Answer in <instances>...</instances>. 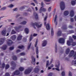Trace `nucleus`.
<instances>
[{"mask_svg": "<svg viewBox=\"0 0 76 76\" xmlns=\"http://www.w3.org/2000/svg\"><path fill=\"white\" fill-rule=\"evenodd\" d=\"M32 69H33V67H32L31 68H29L26 69L25 71V75L29 74V73L31 72V71Z\"/></svg>", "mask_w": 76, "mask_h": 76, "instance_id": "1", "label": "nucleus"}, {"mask_svg": "<svg viewBox=\"0 0 76 76\" xmlns=\"http://www.w3.org/2000/svg\"><path fill=\"white\" fill-rule=\"evenodd\" d=\"M33 28H34V29H36L35 26H37V28H41V27L42 26V24H40V25H39L37 23H33Z\"/></svg>", "mask_w": 76, "mask_h": 76, "instance_id": "2", "label": "nucleus"}, {"mask_svg": "<svg viewBox=\"0 0 76 76\" xmlns=\"http://www.w3.org/2000/svg\"><path fill=\"white\" fill-rule=\"evenodd\" d=\"M60 8L62 10H63L65 8V6H64V3L63 2H61L60 4Z\"/></svg>", "mask_w": 76, "mask_h": 76, "instance_id": "3", "label": "nucleus"}, {"mask_svg": "<svg viewBox=\"0 0 76 76\" xmlns=\"http://www.w3.org/2000/svg\"><path fill=\"white\" fill-rule=\"evenodd\" d=\"M11 65L12 66H13V67L11 68V69L12 70H14V69H15V67H16V64L14 61H12L11 62Z\"/></svg>", "mask_w": 76, "mask_h": 76, "instance_id": "4", "label": "nucleus"}, {"mask_svg": "<svg viewBox=\"0 0 76 76\" xmlns=\"http://www.w3.org/2000/svg\"><path fill=\"white\" fill-rule=\"evenodd\" d=\"M6 30H4L1 31V35L3 37H6Z\"/></svg>", "mask_w": 76, "mask_h": 76, "instance_id": "5", "label": "nucleus"}, {"mask_svg": "<svg viewBox=\"0 0 76 76\" xmlns=\"http://www.w3.org/2000/svg\"><path fill=\"white\" fill-rule=\"evenodd\" d=\"M58 42L61 44H64V39L63 38H60L59 39Z\"/></svg>", "mask_w": 76, "mask_h": 76, "instance_id": "6", "label": "nucleus"}, {"mask_svg": "<svg viewBox=\"0 0 76 76\" xmlns=\"http://www.w3.org/2000/svg\"><path fill=\"white\" fill-rule=\"evenodd\" d=\"M72 42H73V39H72L70 38L69 41H67V45L69 46H70V45L71 44H70V43H71V42L72 43Z\"/></svg>", "mask_w": 76, "mask_h": 76, "instance_id": "7", "label": "nucleus"}, {"mask_svg": "<svg viewBox=\"0 0 76 76\" xmlns=\"http://www.w3.org/2000/svg\"><path fill=\"white\" fill-rule=\"evenodd\" d=\"M55 67H56L55 68L56 70L57 71H60V69H59V67H60V63H58V65L56 64L55 65Z\"/></svg>", "mask_w": 76, "mask_h": 76, "instance_id": "8", "label": "nucleus"}, {"mask_svg": "<svg viewBox=\"0 0 76 76\" xmlns=\"http://www.w3.org/2000/svg\"><path fill=\"white\" fill-rule=\"evenodd\" d=\"M22 28V26H20L18 27L16 26L14 27V29H15L16 31H17V32H18V31H19V29H20V28Z\"/></svg>", "mask_w": 76, "mask_h": 76, "instance_id": "9", "label": "nucleus"}, {"mask_svg": "<svg viewBox=\"0 0 76 76\" xmlns=\"http://www.w3.org/2000/svg\"><path fill=\"white\" fill-rule=\"evenodd\" d=\"M47 40H44L43 41L42 44V45L43 47H45L47 45Z\"/></svg>", "mask_w": 76, "mask_h": 76, "instance_id": "10", "label": "nucleus"}, {"mask_svg": "<svg viewBox=\"0 0 76 76\" xmlns=\"http://www.w3.org/2000/svg\"><path fill=\"white\" fill-rule=\"evenodd\" d=\"M31 63L33 65L35 64V58H34V57H32V61L31 62Z\"/></svg>", "mask_w": 76, "mask_h": 76, "instance_id": "11", "label": "nucleus"}, {"mask_svg": "<svg viewBox=\"0 0 76 76\" xmlns=\"http://www.w3.org/2000/svg\"><path fill=\"white\" fill-rule=\"evenodd\" d=\"M43 7H42L39 10V12L40 13H41L42 11H46V9L45 8H43Z\"/></svg>", "mask_w": 76, "mask_h": 76, "instance_id": "12", "label": "nucleus"}, {"mask_svg": "<svg viewBox=\"0 0 76 76\" xmlns=\"http://www.w3.org/2000/svg\"><path fill=\"white\" fill-rule=\"evenodd\" d=\"M12 43H13V42L10 40H9L7 42V44L8 45H11L12 44Z\"/></svg>", "mask_w": 76, "mask_h": 76, "instance_id": "13", "label": "nucleus"}, {"mask_svg": "<svg viewBox=\"0 0 76 76\" xmlns=\"http://www.w3.org/2000/svg\"><path fill=\"white\" fill-rule=\"evenodd\" d=\"M20 74V72L18 70H17L14 73V75H18Z\"/></svg>", "mask_w": 76, "mask_h": 76, "instance_id": "14", "label": "nucleus"}, {"mask_svg": "<svg viewBox=\"0 0 76 76\" xmlns=\"http://www.w3.org/2000/svg\"><path fill=\"white\" fill-rule=\"evenodd\" d=\"M22 36L20 34L17 37V40H18V41H20V40L22 39Z\"/></svg>", "mask_w": 76, "mask_h": 76, "instance_id": "15", "label": "nucleus"}, {"mask_svg": "<svg viewBox=\"0 0 76 76\" xmlns=\"http://www.w3.org/2000/svg\"><path fill=\"white\" fill-rule=\"evenodd\" d=\"M70 16L71 17H73L74 16V11L71 10L70 12Z\"/></svg>", "mask_w": 76, "mask_h": 76, "instance_id": "16", "label": "nucleus"}, {"mask_svg": "<svg viewBox=\"0 0 76 76\" xmlns=\"http://www.w3.org/2000/svg\"><path fill=\"white\" fill-rule=\"evenodd\" d=\"M57 36L60 37L61 35V31H58L57 33Z\"/></svg>", "mask_w": 76, "mask_h": 76, "instance_id": "17", "label": "nucleus"}, {"mask_svg": "<svg viewBox=\"0 0 76 76\" xmlns=\"http://www.w3.org/2000/svg\"><path fill=\"white\" fill-rule=\"evenodd\" d=\"M34 16L35 19H38V15L37 13L34 12Z\"/></svg>", "mask_w": 76, "mask_h": 76, "instance_id": "18", "label": "nucleus"}, {"mask_svg": "<svg viewBox=\"0 0 76 76\" xmlns=\"http://www.w3.org/2000/svg\"><path fill=\"white\" fill-rule=\"evenodd\" d=\"M16 38V36L15 35H14L12 36L11 37V39H12L13 41H15Z\"/></svg>", "mask_w": 76, "mask_h": 76, "instance_id": "19", "label": "nucleus"}, {"mask_svg": "<svg viewBox=\"0 0 76 76\" xmlns=\"http://www.w3.org/2000/svg\"><path fill=\"white\" fill-rule=\"evenodd\" d=\"M38 71H39V69H38L37 67H36L34 70V72L35 73H38Z\"/></svg>", "mask_w": 76, "mask_h": 76, "instance_id": "20", "label": "nucleus"}, {"mask_svg": "<svg viewBox=\"0 0 76 76\" xmlns=\"http://www.w3.org/2000/svg\"><path fill=\"white\" fill-rule=\"evenodd\" d=\"M69 12L68 11H65L64 12V15L65 16H67V15H69Z\"/></svg>", "mask_w": 76, "mask_h": 76, "instance_id": "21", "label": "nucleus"}, {"mask_svg": "<svg viewBox=\"0 0 76 76\" xmlns=\"http://www.w3.org/2000/svg\"><path fill=\"white\" fill-rule=\"evenodd\" d=\"M26 34H28L29 33V29L28 28H26L25 30Z\"/></svg>", "mask_w": 76, "mask_h": 76, "instance_id": "22", "label": "nucleus"}, {"mask_svg": "<svg viewBox=\"0 0 76 76\" xmlns=\"http://www.w3.org/2000/svg\"><path fill=\"white\" fill-rule=\"evenodd\" d=\"M6 48H7V45H4L3 47L2 48V49L4 50H5L6 49Z\"/></svg>", "mask_w": 76, "mask_h": 76, "instance_id": "23", "label": "nucleus"}, {"mask_svg": "<svg viewBox=\"0 0 76 76\" xmlns=\"http://www.w3.org/2000/svg\"><path fill=\"white\" fill-rule=\"evenodd\" d=\"M19 70L20 71L22 72V71L24 70V68L23 67H21L19 68Z\"/></svg>", "mask_w": 76, "mask_h": 76, "instance_id": "24", "label": "nucleus"}, {"mask_svg": "<svg viewBox=\"0 0 76 76\" xmlns=\"http://www.w3.org/2000/svg\"><path fill=\"white\" fill-rule=\"evenodd\" d=\"M69 51H70V49L69 48L67 49L66 50V54H69Z\"/></svg>", "mask_w": 76, "mask_h": 76, "instance_id": "25", "label": "nucleus"}, {"mask_svg": "<svg viewBox=\"0 0 76 76\" xmlns=\"http://www.w3.org/2000/svg\"><path fill=\"white\" fill-rule=\"evenodd\" d=\"M46 28L47 30H49L50 29V25L49 24H47Z\"/></svg>", "mask_w": 76, "mask_h": 76, "instance_id": "26", "label": "nucleus"}, {"mask_svg": "<svg viewBox=\"0 0 76 76\" xmlns=\"http://www.w3.org/2000/svg\"><path fill=\"white\" fill-rule=\"evenodd\" d=\"M57 20V15H56L55 17V19L54 20V23H56V25H57V21H56V20Z\"/></svg>", "mask_w": 76, "mask_h": 76, "instance_id": "27", "label": "nucleus"}, {"mask_svg": "<svg viewBox=\"0 0 76 76\" xmlns=\"http://www.w3.org/2000/svg\"><path fill=\"white\" fill-rule=\"evenodd\" d=\"M38 47H37L36 49V51L37 54H38Z\"/></svg>", "mask_w": 76, "mask_h": 76, "instance_id": "28", "label": "nucleus"}, {"mask_svg": "<svg viewBox=\"0 0 76 76\" xmlns=\"http://www.w3.org/2000/svg\"><path fill=\"white\" fill-rule=\"evenodd\" d=\"M55 51L56 53H57V45H55Z\"/></svg>", "mask_w": 76, "mask_h": 76, "instance_id": "29", "label": "nucleus"}, {"mask_svg": "<svg viewBox=\"0 0 76 76\" xmlns=\"http://www.w3.org/2000/svg\"><path fill=\"white\" fill-rule=\"evenodd\" d=\"M71 4L72 5H75L76 4V2L74 1H71Z\"/></svg>", "mask_w": 76, "mask_h": 76, "instance_id": "30", "label": "nucleus"}, {"mask_svg": "<svg viewBox=\"0 0 76 76\" xmlns=\"http://www.w3.org/2000/svg\"><path fill=\"white\" fill-rule=\"evenodd\" d=\"M31 44H32V43H30L28 45L27 48L28 50H29V48H30V47H31Z\"/></svg>", "mask_w": 76, "mask_h": 76, "instance_id": "31", "label": "nucleus"}, {"mask_svg": "<svg viewBox=\"0 0 76 76\" xmlns=\"http://www.w3.org/2000/svg\"><path fill=\"white\" fill-rule=\"evenodd\" d=\"M12 58L14 60H17V57L16 56H13L12 57Z\"/></svg>", "mask_w": 76, "mask_h": 76, "instance_id": "32", "label": "nucleus"}, {"mask_svg": "<svg viewBox=\"0 0 76 76\" xmlns=\"http://www.w3.org/2000/svg\"><path fill=\"white\" fill-rule=\"evenodd\" d=\"M26 21H23L21 23V24L22 25H26Z\"/></svg>", "mask_w": 76, "mask_h": 76, "instance_id": "33", "label": "nucleus"}, {"mask_svg": "<svg viewBox=\"0 0 76 76\" xmlns=\"http://www.w3.org/2000/svg\"><path fill=\"white\" fill-rule=\"evenodd\" d=\"M13 7H14V5L12 4H10L8 6V7H10V8H12Z\"/></svg>", "mask_w": 76, "mask_h": 76, "instance_id": "34", "label": "nucleus"}, {"mask_svg": "<svg viewBox=\"0 0 76 76\" xmlns=\"http://www.w3.org/2000/svg\"><path fill=\"white\" fill-rule=\"evenodd\" d=\"M3 42H4V41H3L2 40L0 39V45H1L3 44Z\"/></svg>", "mask_w": 76, "mask_h": 76, "instance_id": "35", "label": "nucleus"}, {"mask_svg": "<svg viewBox=\"0 0 76 76\" xmlns=\"http://www.w3.org/2000/svg\"><path fill=\"white\" fill-rule=\"evenodd\" d=\"M61 75L62 76H65V72L64 71H63L61 73Z\"/></svg>", "mask_w": 76, "mask_h": 76, "instance_id": "36", "label": "nucleus"}, {"mask_svg": "<svg viewBox=\"0 0 76 76\" xmlns=\"http://www.w3.org/2000/svg\"><path fill=\"white\" fill-rule=\"evenodd\" d=\"M18 48H20V49H23V48H24V47L23 46H20L18 47Z\"/></svg>", "mask_w": 76, "mask_h": 76, "instance_id": "37", "label": "nucleus"}, {"mask_svg": "<svg viewBox=\"0 0 76 76\" xmlns=\"http://www.w3.org/2000/svg\"><path fill=\"white\" fill-rule=\"evenodd\" d=\"M72 64L73 65L75 64V65H76V60L75 61H73L72 63Z\"/></svg>", "mask_w": 76, "mask_h": 76, "instance_id": "38", "label": "nucleus"}, {"mask_svg": "<svg viewBox=\"0 0 76 76\" xmlns=\"http://www.w3.org/2000/svg\"><path fill=\"white\" fill-rule=\"evenodd\" d=\"M49 61H47L46 62V67H48V66H49Z\"/></svg>", "mask_w": 76, "mask_h": 76, "instance_id": "39", "label": "nucleus"}, {"mask_svg": "<svg viewBox=\"0 0 76 76\" xmlns=\"http://www.w3.org/2000/svg\"><path fill=\"white\" fill-rule=\"evenodd\" d=\"M9 67H10L9 65L7 64V65H6V66L5 67L6 69H9Z\"/></svg>", "mask_w": 76, "mask_h": 76, "instance_id": "40", "label": "nucleus"}, {"mask_svg": "<svg viewBox=\"0 0 76 76\" xmlns=\"http://www.w3.org/2000/svg\"><path fill=\"white\" fill-rule=\"evenodd\" d=\"M26 54L24 53H20V56H25Z\"/></svg>", "mask_w": 76, "mask_h": 76, "instance_id": "41", "label": "nucleus"}, {"mask_svg": "<svg viewBox=\"0 0 76 76\" xmlns=\"http://www.w3.org/2000/svg\"><path fill=\"white\" fill-rule=\"evenodd\" d=\"M51 34H52V36H53L54 35V31H53V29H52L51 31Z\"/></svg>", "mask_w": 76, "mask_h": 76, "instance_id": "42", "label": "nucleus"}, {"mask_svg": "<svg viewBox=\"0 0 76 76\" xmlns=\"http://www.w3.org/2000/svg\"><path fill=\"white\" fill-rule=\"evenodd\" d=\"M16 34V31H14V30H12L11 32V34Z\"/></svg>", "mask_w": 76, "mask_h": 76, "instance_id": "43", "label": "nucleus"}, {"mask_svg": "<svg viewBox=\"0 0 76 76\" xmlns=\"http://www.w3.org/2000/svg\"><path fill=\"white\" fill-rule=\"evenodd\" d=\"M69 76H72V72L70 71L69 72Z\"/></svg>", "mask_w": 76, "mask_h": 76, "instance_id": "44", "label": "nucleus"}, {"mask_svg": "<svg viewBox=\"0 0 76 76\" xmlns=\"http://www.w3.org/2000/svg\"><path fill=\"white\" fill-rule=\"evenodd\" d=\"M53 76V73L50 72L48 74V76Z\"/></svg>", "mask_w": 76, "mask_h": 76, "instance_id": "45", "label": "nucleus"}, {"mask_svg": "<svg viewBox=\"0 0 76 76\" xmlns=\"http://www.w3.org/2000/svg\"><path fill=\"white\" fill-rule=\"evenodd\" d=\"M69 34H72V33H73L74 32V31L73 30L72 31H69Z\"/></svg>", "mask_w": 76, "mask_h": 76, "instance_id": "46", "label": "nucleus"}, {"mask_svg": "<svg viewBox=\"0 0 76 76\" xmlns=\"http://www.w3.org/2000/svg\"><path fill=\"white\" fill-rule=\"evenodd\" d=\"M1 40H2V41H5V40H6V38H5V37H4L3 38H1Z\"/></svg>", "mask_w": 76, "mask_h": 76, "instance_id": "47", "label": "nucleus"}, {"mask_svg": "<svg viewBox=\"0 0 76 76\" xmlns=\"http://www.w3.org/2000/svg\"><path fill=\"white\" fill-rule=\"evenodd\" d=\"M1 9L2 10H4L6 9V7H3V8H2Z\"/></svg>", "mask_w": 76, "mask_h": 76, "instance_id": "48", "label": "nucleus"}, {"mask_svg": "<svg viewBox=\"0 0 76 76\" xmlns=\"http://www.w3.org/2000/svg\"><path fill=\"white\" fill-rule=\"evenodd\" d=\"M38 43V41L36 40L35 43V47H37V44Z\"/></svg>", "mask_w": 76, "mask_h": 76, "instance_id": "49", "label": "nucleus"}, {"mask_svg": "<svg viewBox=\"0 0 76 76\" xmlns=\"http://www.w3.org/2000/svg\"><path fill=\"white\" fill-rule=\"evenodd\" d=\"M4 67H5V64H3L2 65V68H4Z\"/></svg>", "mask_w": 76, "mask_h": 76, "instance_id": "50", "label": "nucleus"}, {"mask_svg": "<svg viewBox=\"0 0 76 76\" xmlns=\"http://www.w3.org/2000/svg\"><path fill=\"white\" fill-rule=\"evenodd\" d=\"M76 43L75 42H72V45L73 46H75V45H76Z\"/></svg>", "mask_w": 76, "mask_h": 76, "instance_id": "51", "label": "nucleus"}, {"mask_svg": "<svg viewBox=\"0 0 76 76\" xmlns=\"http://www.w3.org/2000/svg\"><path fill=\"white\" fill-rule=\"evenodd\" d=\"M32 35H31L30 37V39H29L30 42L31 41V40H32Z\"/></svg>", "mask_w": 76, "mask_h": 76, "instance_id": "52", "label": "nucleus"}, {"mask_svg": "<svg viewBox=\"0 0 76 76\" xmlns=\"http://www.w3.org/2000/svg\"><path fill=\"white\" fill-rule=\"evenodd\" d=\"M14 48L13 47H11L10 48V50H13Z\"/></svg>", "mask_w": 76, "mask_h": 76, "instance_id": "53", "label": "nucleus"}, {"mask_svg": "<svg viewBox=\"0 0 76 76\" xmlns=\"http://www.w3.org/2000/svg\"><path fill=\"white\" fill-rule=\"evenodd\" d=\"M5 76H10V75L9 73H7L6 74Z\"/></svg>", "mask_w": 76, "mask_h": 76, "instance_id": "54", "label": "nucleus"}, {"mask_svg": "<svg viewBox=\"0 0 76 76\" xmlns=\"http://www.w3.org/2000/svg\"><path fill=\"white\" fill-rule=\"evenodd\" d=\"M13 10V11H17V10H18V8H16L15 9H14Z\"/></svg>", "mask_w": 76, "mask_h": 76, "instance_id": "55", "label": "nucleus"}, {"mask_svg": "<svg viewBox=\"0 0 76 76\" xmlns=\"http://www.w3.org/2000/svg\"><path fill=\"white\" fill-rule=\"evenodd\" d=\"M51 7H50L48 9V10L49 11V12H50V11H51Z\"/></svg>", "mask_w": 76, "mask_h": 76, "instance_id": "56", "label": "nucleus"}, {"mask_svg": "<svg viewBox=\"0 0 76 76\" xmlns=\"http://www.w3.org/2000/svg\"><path fill=\"white\" fill-rule=\"evenodd\" d=\"M70 20L71 22H74V20L73 19V18H71L70 19Z\"/></svg>", "mask_w": 76, "mask_h": 76, "instance_id": "57", "label": "nucleus"}, {"mask_svg": "<svg viewBox=\"0 0 76 76\" xmlns=\"http://www.w3.org/2000/svg\"><path fill=\"white\" fill-rule=\"evenodd\" d=\"M37 35H38V34H33V36H34V37H36V36H37Z\"/></svg>", "mask_w": 76, "mask_h": 76, "instance_id": "58", "label": "nucleus"}, {"mask_svg": "<svg viewBox=\"0 0 76 76\" xmlns=\"http://www.w3.org/2000/svg\"><path fill=\"white\" fill-rule=\"evenodd\" d=\"M73 37L74 38V39H76V36L75 35L73 36Z\"/></svg>", "mask_w": 76, "mask_h": 76, "instance_id": "59", "label": "nucleus"}, {"mask_svg": "<svg viewBox=\"0 0 76 76\" xmlns=\"http://www.w3.org/2000/svg\"><path fill=\"white\" fill-rule=\"evenodd\" d=\"M27 11L28 12H31V10L30 8H29L27 10Z\"/></svg>", "mask_w": 76, "mask_h": 76, "instance_id": "60", "label": "nucleus"}, {"mask_svg": "<svg viewBox=\"0 0 76 76\" xmlns=\"http://www.w3.org/2000/svg\"><path fill=\"white\" fill-rule=\"evenodd\" d=\"M45 1H47V2H49L50 1V0H44Z\"/></svg>", "mask_w": 76, "mask_h": 76, "instance_id": "61", "label": "nucleus"}, {"mask_svg": "<svg viewBox=\"0 0 76 76\" xmlns=\"http://www.w3.org/2000/svg\"><path fill=\"white\" fill-rule=\"evenodd\" d=\"M31 5H33L34 6H35V4H34V3H31Z\"/></svg>", "mask_w": 76, "mask_h": 76, "instance_id": "62", "label": "nucleus"}, {"mask_svg": "<svg viewBox=\"0 0 76 76\" xmlns=\"http://www.w3.org/2000/svg\"><path fill=\"white\" fill-rule=\"evenodd\" d=\"M58 50H62V48H61V47H59L58 48Z\"/></svg>", "mask_w": 76, "mask_h": 76, "instance_id": "63", "label": "nucleus"}, {"mask_svg": "<svg viewBox=\"0 0 76 76\" xmlns=\"http://www.w3.org/2000/svg\"><path fill=\"white\" fill-rule=\"evenodd\" d=\"M23 41L24 42L26 41V38H23Z\"/></svg>", "mask_w": 76, "mask_h": 76, "instance_id": "64", "label": "nucleus"}]
</instances>
